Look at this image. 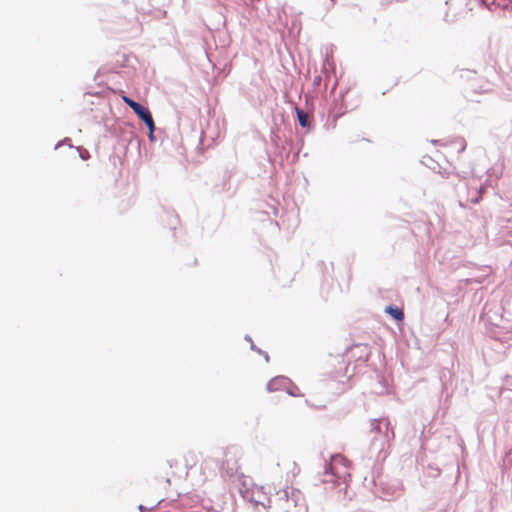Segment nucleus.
<instances>
[{"mask_svg": "<svg viewBox=\"0 0 512 512\" xmlns=\"http://www.w3.org/2000/svg\"><path fill=\"white\" fill-rule=\"evenodd\" d=\"M348 367H345V375L348 373Z\"/></svg>", "mask_w": 512, "mask_h": 512, "instance_id": "obj_17", "label": "nucleus"}, {"mask_svg": "<svg viewBox=\"0 0 512 512\" xmlns=\"http://www.w3.org/2000/svg\"><path fill=\"white\" fill-rule=\"evenodd\" d=\"M329 1H330V3L328 5V7H327V10L332 9L334 7L335 3H336V0H329Z\"/></svg>", "mask_w": 512, "mask_h": 512, "instance_id": "obj_13", "label": "nucleus"}, {"mask_svg": "<svg viewBox=\"0 0 512 512\" xmlns=\"http://www.w3.org/2000/svg\"><path fill=\"white\" fill-rule=\"evenodd\" d=\"M149 138H150L151 140H154V135H153V133H151L150 131H149Z\"/></svg>", "mask_w": 512, "mask_h": 512, "instance_id": "obj_15", "label": "nucleus"}, {"mask_svg": "<svg viewBox=\"0 0 512 512\" xmlns=\"http://www.w3.org/2000/svg\"><path fill=\"white\" fill-rule=\"evenodd\" d=\"M288 383H289L288 378L283 377V376H278V377L271 379L267 383L266 388L269 392L284 390L288 387Z\"/></svg>", "mask_w": 512, "mask_h": 512, "instance_id": "obj_6", "label": "nucleus"}, {"mask_svg": "<svg viewBox=\"0 0 512 512\" xmlns=\"http://www.w3.org/2000/svg\"><path fill=\"white\" fill-rule=\"evenodd\" d=\"M350 477L349 461L342 455H334L323 473V483L336 484L338 481H346Z\"/></svg>", "mask_w": 512, "mask_h": 512, "instance_id": "obj_1", "label": "nucleus"}, {"mask_svg": "<svg viewBox=\"0 0 512 512\" xmlns=\"http://www.w3.org/2000/svg\"><path fill=\"white\" fill-rule=\"evenodd\" d=\"M371 432L375 434L371 443L372 448L377 450L378 453L385 452L389 448L387 435H381L379 425H376Z\"/></svg>", "mask_w": 512, "mask_h": 512, "instance_id": "obj_4", "label": "nucleus"}, {"mask_svg": "<svg viewBox=\"0 0 512 512\" xmlns=\"http://www.w3.org/2000/svg\"><path fill=\"white\" fill-rule=\"evenodd\" d=\"M483 1H484V3H485L487 6H489V7H490V5H492V4H494V5H496V6H499V7L501 6V7H503V8H506V7H507V4H503V5H502L500 2H497V3H496V0H493V2H492V3H490V2H489V0H483Z\"/></svg>", "mask_w": 512, "mask_h": 512, "instance_id": "obj_12", "label": "nucleus"}, {"mask_svg": "<svg viewBox=\"0 0 512 512\" xmlns=\"http://www.w3.org/2000/svg\"><path fill=\"white\" fill-rule=\"evenodd\" d=\"M385 312L391 315L395 320L402 321L404 319V312L401 308L396 306H387Z\"/></svg>", "mask_w": 512, "mask_h": 512, "instance_id": "obj_7", "label": "nucleus"}, {"mask_svg": "<svg viewBox=\"0 0 512 512\" xmlns=\"http://www.w3.org/2000/svg\"><path fill=\"white\" fill-rule=\"evenodd\" d=\"M297 116L301 126L305 127L307 125V114L297 109Z\"/></svg>", "mask_w": 512, "mask_h": 512, "instance_id": "obj_9", "label": "nucleus"}, {"mask_svg": "<svg viewBox=\"0 0 512 512\" xmlns=\"http://www.w3.org/2000/svg\"><path fill=\"white\" fill-rule=\"evenodd\" d=\"M290 394H291L292 396H301L300 394H296V393H294V392H290Z\"/></svg>", "mask_w": 512, "mask_h": 512, "instance_id": "obj_16", "label": "nucleus"}, {"mask_svg": "<svg viewBox=\"0 0 512 512\" xmlns=\"http://www.w3.org/2000/svg\"><path fill=\"white\" fill-rule=\"evenodd\" d=\"M221 469L225 470L229 477H232L238 473L240 466L238 463V457L235 453H232L229 450L225 452V460H223L221 464Z\"/></svg>", "mask_w": 512, "mask_h": 512, "instance_id": "obj_3", "label": "nucleus"}, {"mask_svg": "<svg viewBox=\"0 0 512 512\" xmlns=\"http://www.w3.org/2000/svg\"><path fill=\"white\" fill-rule=\"evenodd\" d=\"M483 191H484V188H483V187H480V189H479V191H478V194H479V195H478L476 198L472 199V200H471V203H473V204H477V203H479V201L482 199V193H483Z\"/></svg>", "mask_w": 512, "mask_h": 512, "instance_id": "obj_10", "label": "nucleus"}, {"mask_svg": "<svg viewBox=\"0 0 512 512\" xmlns=\"http://www.w3.org/2000/svg\"><path fill=\"white\" fill-rule=\"evenodd\" d=\"M145 124L148 126L149 131H150L151 133H154V130H155V124H154L153 117H152L150 120L146 121V122H145Z\"/></svg>", "mask_w": 512, "mask_h": 512, "instance_id": "obj_11", "label": "nucleus"}, {"mask_svg": "<svg viewBox=\"0 0 512 512\" xmlns=\"http://www.w3.org/2000/svg\"><path fill=\"white\" fill-rule=\"evenodd\" d=\"M122 100L134 111V113L142 119L144 122L150 120L152 115L148 108L142 106L141 104L135 102L131 98L127 96H123Z\"/></svg>", "mask_w": 512, "mask_h": 512, "instance_id": "obj_5", "label": "nucleus"}, {"mask_svg": "<svg viewBox=\"0 0 512 512\" xmlns=\"http://www.w3.org/2000/svg\"><path fill=\"white\" fill-rule=\"evenodd\" d=\"M355 349L359 350V356L357 360L361 362H366L368 359L367 348L365 346L357 345Z\"/></svg>", "mask_w": 512, "mask_h": 512, "instance_id": "obj_8", "label": "nucleus"}, {"mask_svg": "<svg viewBox=\"0 0 512 512\" xmlns=\"http://www.w3.org/2000/svg\"><path fill=\"white\" fill-rule=\"evenodd\" d=\"M347 355L349 356V358L353 357L354 356L353 350L348 351Z\"/></svg>", "mask_w": 512, "mask_h": 512, "instance_id": "obj_14", "label": "nucleus"}, {"mask_svg": "<svg viewBox=\"0 0 512 512\" xmlns=\"http://www.w3.org/2000/svg\"><path fill=\"white\" fill-rule=\"evenodd\" d=\"M250 499L255 505H260L265 509L271 507L270 493L265 490L264 486H254L251 490Z\"/></svg>", "mask_w": 512, "mask_h": 512, "instance_id": "obj_2", "label": "nucleus"}]
</instances>
